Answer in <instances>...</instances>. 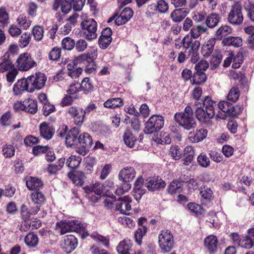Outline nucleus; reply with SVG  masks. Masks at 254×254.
<instances>
[{
	"label": "nucleus",
	"mask_w": 254,
	"mask_h": 254,
	"mask_svg": "<svg viewBox=\"0 0 254 254\" xmlns=\"http://www.w3.org/2000/svg\"><path fill=\"white\" fill-rule=\"evenodd\" d=\"M216 105V102L209 96H206L202 102L194 101L192 107L195 118L201 124L209 123L215 115Z\"/></svg>",
	"instance_id": "nucleus-1"
},
{
	"label": "nucleus",
	"mask_w": 254,
	"mask_h": 254,
	"mask_svg": "<svg viewBox=\"0 0 254 254\" xmlns=\"http://www.w3.org/2000/svg\"><path fill=\"white\" fill-rule=\"evenodd\" d=\"M182 45L185 51L179 53L177 58L178 62L183 63L186 59H190L191 63H196L199 60V42L197 40L193 41L189 36L187 35L182 40Z\"/></svg>",
	"instance_id": "nucleus-2"
},
{
	"label": "nucleus",
	"mask_w": 254,
	"mask_h": 254,
	"mask_svg": "<svg viewBox=\"0 0 254 254\" xmlns=\"http://www.w3.org/2000/svg\"><path fill=\"white\" fill-rule=\"evenodd\" d=\"M131 198L127 195L120 197L117 200L116 197L113 196L106 197L104 204L107 209L120 211L121 213L127 215L128 214L127 212L131 209Z\"/></svg>",
	"instance_id": "nucleus-3"
},
{
	"label": "nucleus",
	"mask_w": 254,
	"mask_h": 254,
	"mask_svg": "<svg viewBox=\"0 0 254 254\" xmlns=\"http://www.w3.org/2000/svg\"><path fill=\"white\" fill-rule=\"evenodd\" d=\"M233 103L229 101H220L217 105L218 109L223 113L218 111L216 114L217 118L225 120L227 116H237L239 115L243 110V107L239 105L234 106Z\"/></svg>",
	"instance_id": "nucleus-4"
},
{
	"label": "nucleus",
	"mask_w": 254,
	"mask_h": 254,
	"mask_svg": "<svg viewBox=\"0 0 254 254\" xmlns=\"http://www.w3.org/2000/svg\"><path fill=\"white\" fill-rule=\"evenodd\" d=\"M158 239L159 247L162 253H169L174 248V236L170 230H162L158 235Z\"/></svg>",
	"instance_id": "nucleus-5"
},
{
	"label": "nucleus",
	"mask_w": 254,
	"mask_h": 254,
	"mask_svg": "<svg viewBox=\"0 0 254 254\" xmlns=\"http://www.w3.org/2000/svg\"><path fill=\"white\" fill-rule=\"evenodd\" d=\"M80 27L86 39L92 41L97 38V23L94 19L83 20L80 23Z\"/></svg>",
	"instance_id": "nucleus-6"
},
{
	"label": "nucleus",
	"mask_w": 254,
	"mask_h": 254,
	"mask_svg": "<svg viewBox=\"0 0 254 254\" xmlns=\"http://www.w3.org/2000/svg\"><path fill=\"white\" fill-rule=\"evenodd\" d=\"M164 120L161 116L153 115L145 124L144 132L147 134L158 132L164 126Z\"/></svg>",
	"instance_id": "nucleus-7"
},
{
	"label": "nucleus",
	"mask_w": 254,
	"mask_h": 254,
	"mask_svg": "<svg viewBox=\"0 0 254 254\" xmlns=\"http://www.w3.org/2000/svg\"><path fill=\"white\" fill-rule=\"evenodd\" d=\"M242 5L240 2H237L232 6L228 14V22L235 26H239L243 22L244 16L242 12Z\"/></svg>",
	"instance_id": "nucleus-8"
},
{
	"label": "nucleus",
	"mask_w": 254,
	"mask_h": 254,
	"mask_svg": "<svg viewBox=\"0 0 254 254\" xmlns=\"http://www.w3.org/2000/svg\"><path fill=\"white\" fill-rule=\"evenodd\" d=\"M17 69L21 71H28L37 65L30 54L24 53L20 54L16 61Z\"/></svg>",
	"instance_id": "nucleus-9"
},
{
	"label": "nucleus",
	"mask_w": 254,
	"mask_h": 254,
	"mask_svg": "<svg viewBox=\"0 0 254 254\" xmlns=\"http://www.w3.org/2000/svg\"><path fill=\"white\" fill-rule=\"evenodd\" d=\"M27 80L30 87V93H33L35 90H40L44 87L47 77L44 73L38 72L29 76Z\"/></svg>",
	"instance_id": "nucleus-10"
},
{
	"label": "nucleus",
	"mask_w": 254,
	"mask_h": 254,
	"mask_svg": "<svg viewBox=\"0 0 254 254\" xmlns=\"http://www.w3.org/2000/svg\"><path fill=\"white\" fill-rule=\"evenodd\" d=\"M92 144L93 140L89 133L84 132L80 134L78 136L77 152L80 155H86Z\"/></svg>",
	"instance_id": "nucleus-11"
},
{
	"label": "nucleus",
	"mask_w": 254,
	"mask_h": 254,
	"mask_svg": "<svg viewBox=\"0 0 254 254\" xmlns=\"http://www.w3.org/2000/svg\"><path fill=\"white\" fill-rule=\"evenodd\" d=\"M174 118L180 126L186 130L194 128L196 126V122L193 116H174Z\"/></svg>",
	"instance_id": "nucleus-12"
},
{
	"label": "nucleus",
	"mask_w": 254,
	"mask_h": 254,
	"mask_svg": "<svg viewBox=\"0 0 254 254\" xmlns=\"http://www.w3.org/2000/svg\"><path fill=\"white\" fill-rule=\"evenodd\" d=\"M78 245L76 237L72 235H68L64 237V240L61 244L62 249L66 253L69 254L73 252Z\"/></svg>",
	"instance_id": "nucleus-13"
},
{
	"label": "nucleus",
	"mask_w": 254,
	"mask_h": 254,
	"mask_svg": "<svg viewBox=\"0 0 254 254\" xmlns=\"http://www.w3.org/2000/svg\"><path fill=\"white\" fill-rule=\"evenodd\" d=\"M147 221L144 217H140L138 219L137 224L139 227L134 233V238L138 245H141L143 237L146 234L148 228L144 223Z\"/></svg>",
	"instance_id": "nucleus-14"
},
{
	"label": "nucleus",
	"mask_w": 254,
	"mask_h": 254,
	"mask_svg": "<svg viewBox=\"0 0 254 254\" xmlns=\"http://www.w3.org/2000/svg\"><path fill=\"white\" fill-rule=\"evenodd\" d=\"M145 186L148 190L152 191L164 188L166 185L165 181L158 176L156 178H149L146 180Z\"/></svg>",
	"instance_id": "nucleus-15"
},
{
	"label": "nucleus",
	"mask_w": 254,
	"mask_h": 254,
	"mask_svg": "<svg viewBox=\"0 0 254 254\" xmlns=\"http://www.w3.org/2000/svg\"><path fill=\"white\" fill-rule=\"evenodd\" d=\"M79 129L74 127L67 132L65 137V144L67 147H72L78 145Z\"/></svg>",
	"instance_id": "nucleus-16"
},
{
	"label": "nucleus",
	"mask_w": 254,
	"mask_h": 254,
	"mask_svg": "<svg viewBox=\"0 0 254 254\" xmlns=\"http://www.w3.org/2000/svg\"><path fill=\"white\" fill-rule=\"evenodd\" d=\"M30 85L26 78L18 80L13 86V92L15 95H21L24 91L30 93Z\"/></svg>",
	"instance_id": "nucleus-17"
},
{
	"label": "nucleus",
	"mask_w": 254,
	"mask_h": 254,
	"mask_svg": "<svg viewBox=\"0 0 254 254\" xmlns=\"http://www.w3.org/2000/svg\"><path fill=\"white\" fill-rule=\"evenodd\" d=\"M135 176V171L131 167H126L122 169L119 174L120 180L124 183H129Z\"/></svg>",
	"instance_id": "nucleus-18"
},
{
	"label": "nucleus",
	"mask_w": 254,
	"mask_h": 254,
	"mask_svg": "<svg viewBox=\"0 0 254 254\" xmlns=\"http://www.w3.org/2000/svg\"><path fill=\"white\" fill-rule=\"evenodd\" d=\"M39 130L41 136L46 140L51 139L55 133V128L50 124L46 122H43L40 124Z\"/></svg>",
	"instance_id": "nucleus-19"
},
{
	"label": "nucleus",
	"mask_w": 254,
	"mask_h": 254,
	"mask_svg": "<svg viewBox=\"0 0 254 254\" xmlns=\"http://www.w3.org/2000/svg\"><path fill=\"white\" fill-rule=\"evenodd\" d=\"M81 108L75 106H71L67 109V112L73 119L74 123L77 126H81L84 121V116L81 112Z\"/></svg>",
	"instance_id": "nucleus-20"
},
{
	"label": "nucleus",
	"mask_w": 254,
	"mask_h": 254,
	"mask_svg": "<svg viewBox=\"0 0 254 254\" xmlns=\"http://www.w3.org/2000/svg\"><path fill=\"white\" fill-rule=\"evenodd\" d=\"M68 177L76 186H82L86 179L85 173L80 171H71L68 173Z\"/></svg>",
	"instance_id": "nucleus-21"
},
{
	"label": "nucleus",
	"mask_w": 254,
	"mask_h": 254,
	"mask_svg": "<svg viewBox=\"0 0 254 254\" xmlns=\"http://www.w3.org/2000/svg\"><path fill=\"white\" fill-rule=\"evenodd\" d=\"M185 181L182 177L172 181L168 187V192L171 194L181 192L183 190V183Z\"/></svg>",
	"instance_id": "nucleus-22"
},
{
	"label": "nucleus",
	"mask_w": 254,
	"mask_h": 254,
	"mask_svg": "<svg viewBox=\"0 0 254 254\" xmlns=\"http://www.w3.org/2000/svg\"><path fill=\"white\" fill-rule=\"evenodd\" d=\"M188 13L189 11L186 8H176L172 11L170 17L173 22L178 23L184 19Z\"/></svg>",
	"instance_id": "nucleus-23"
},
{
	"label": "nucleus",
	"mask_w": 254,
	"mask_h": 254,
	"mask_svg": "<svg viewBox=\"0 0 254 254\" xmlns=\"http://www.w3.org/2000/svg\"><path fill=\"white\" fill-rule=\"evenodd\" d=\"M1 62L0 63V72L1 73L9 71L14 68L12 59L9 58V56L4 54L1 58Z\"/></svg>",
	"instance_id": "nucleus-24"
},
{
	"label": "nucleus",
	"mask_w": 254,
	"mask_h": 254,
	"mask_svg": "<svg viewBox=\"0 0 254 254\" xmlns=\"http://www.w3.org/2000/svg\"><path fill=\"white\" fill-rule=\"evenodd\" d=\"M207 130L201 128L196 131L190 132L189 134V139L192 142L197 143L203 140L207 136Z\"/></svg>",
	"instance_id": "nucleus-25"
},
{
	"label": "nucleus",
	"mask_w": 254,
	"mask_h": 254,
	"mask_svg": "<svg viewBox=\"0 0 254 254\" xmlns=\"http://www.w3.org/2000/svg\"><path fill=\"white\" fill-rule=\"evenodd\" d=\"M218 240L216 236L210 235L204 239V245L210 253L216 252L217 250Z\"/></svg>",
	"instance_id": "nucleus-26"
},
{
	"label": "nucleus",
	"mask_w": 254,
	"mask_h": 254,
	"mask_svg": "<svg viewBox=\"0 0 254 254\" xmlns=\"http://www.w3.org/2000/svg\"><path fill=\"white\" fill-rule=\"evenodd\" d=\"M216 38H210L202 46L201 54L204 57H208L214 50Z\"/></svg>",
	"instance_id": "nucleus-27"
},
{
	"label": "nucleus",
	"mask_w": 254,
	"mask_h": 254,
	"mask_svg": "<svg viewBox=\"0 0 254 254\" xmlns=\"http://www.w3.org/2000/svg\"><path fill=\"white\" fill-rule=\"evenodd\" d=\"M26 184L29 190L35 191H38L43 186V183L41 179L32 177H30Z\"/></svg>",
	"instance_id": "nucleus-28"
},
{
	"label": "nucleus",
	"mask_w": 254,
	"mask_h": 254,
	"mask_svg": "<svg viewBox=\"0 0 254 254\" xmlns=\"http://www.w3.org/2000/svg\"><path fill=\"white\" fill-rule=\"evenodd\" d=\"M24 111L31 114H35L38 111L37 102L30 98L24 100Z\"/></svg>",
	"instance_id": "nucleus-29"
},
{
	"label": "nucleus",
	"mask_w": 254,
	"mask_h": 254,
	"mask_svg": "<svg viewBox=\"0 0 254 254\" xmlns=\"http://www.w3.org/2000/svg\"><path fill=\"white\" fill-rule=\"evenodd\" d=\"M65 163V158H61L56 164H50L48 165L47 171L50 175L56 174V173L61 170Z\"/></svg>",
	"instance_id": "nucleus-30"
},
{
	"label": "nucleus",
	"mask_w": 254,
	"mask_h": 254,
	"mask_svg": "<svg viewBox=\"0 0 254 254\" xmlns=\"http://www.w3.org/2000/svg\"><path fill=\"white\" fill-rule=\"evenodd\" d=\"M194 151L191 146H188L184 149V164L189 165L191 163L194 159Z\"/></svg>",
	"instance_id": "nucleus-31"
},
{
	"label": "nucleus",
	"mask_w": 254,
	"mask_h": 254,
	"mask_svg": "<svg viewBox=\"0 0 254 254\" xmlns=\"http://www.w3.org/2000/svg\"><path fill=\"white\" fill-rule=\"evenodd\" d=\"M24 242L29 248H34L39 244L38 236L33 232L29 233L25 237Z\"/></svg>",
	"instance_id": "nucleus-32"
},
{
	"label": "nucleus",
	"mask_w": 254,
	"mask_h": 254,
	"mask_svg": "<svg viewBox=\"0 0 254 254\" xmlns=\"http://www.w3.org/2000/svg\"><path fill=\"white\" fill-rule=\"evenodd\" d=\"M123 140L127 146L129 148L134 146L135 142L137 140L130 129H127L123 135Z\"/></svg>",
	"instance_id": "nucleus-33"
},
{
	"label": "nucleus",
	"mask_w": 254,
	"mask_h": 254,
	"mask_svg": "<svg viewBox=\"0 0 254 254\" xmlns=\"http://www.w3.org/2000/svg\"><path fill=\"white\" fill-rule=\"evenodd\" d=\"M222 43L225 46L239 47L242 45V39L239 37L229 36L224 38Z\"/></svg>",
	"instance_id": "nucleus-34"
},
{
	"label": "nucleus",
	"mask_w": 254,
	"mask_h": 254,
	"mask_svg": "<svg viewBox=\"0 0 254 254\" xmlns=\"http://www.w3.org/2000/svg\"><path fill=\"white\" fill-rule=\"evenodd\" d=\"M86 193L94 192L95 194L100 195L103 192L102 184L95 183L92 185L86 186L83 188Z\"/></svg>",
	"instance_id": "nucleus-35"
},
{
	"label": "nucleus",
	"mask_w": 254,
	"mask_h": 254,
	"mask_svg": "<svg viewBox=\"0 0 254 254\" xmlns=\"http://www.w3.org/2000/svg\"><path fill=\"white\" fill-rule=\"evenodd\" d=\"M220 19L221 17L219 14L211 13L207 17L205 23L208 28H213L218 25Z\"/></svg>",
	"instance_id": "nucleus-36"
},
{
	"label": "nucleus",
	"mask_w": 254,
	"mask_h": 254,
	"mask_svg": "<svg viewBox=\"0 0 254 254\" xmlns=\"http://www.w3.org/2000/svg\"><path fill=\"white\" fill-rule=\"evenodd\" d=\"M207 76L203 71H196L192 76L191 82L193 84H203L206 80Z\"/></svg>",
	"instance_id": "nucleus-37"
},
{
	"label": "nucleus",
	"mask_w": 254,
	"mask_h": 254,
	"mask_svg": "<svg viewBox=\"0 0 254 254\" xmlns=\"http://www.w3.org/2000/svg\"><path fill=\"white\" fill-rule=\"evenodd\" d=\"M222 60V55L220 52L214 53L210 58V68L211 70L217 68Z\"/></svg>",
	"instance_id": "nucleus-38"
},
{
	"label": "nucleus",
	"mask_w": 254,
	"mask_h": 254,
	"mask_svg": "<svg viewBox=\"0 0 254 254\" xmlns=\"http://www.w3.org/2000/svg\"><path fill=\"white\" fill-rule=\"evenodd\" d=\"M124 102L121 98H110L104 103V106L107 108L115 109L123 106Z\"/></svg>",
	"instance_id": "nucleus-39"
},
{
	"label": "nucleus",
	"mask_w": 254,
	"mask_h": 254,
	"mask_svg": "<svg viewBox=\"0 0 254 254\" xmlns=\"http://www.w3.org/2000/svg\"><path fill=\"white\" fill-rule=\"evenodd\" d=\"M243 6L247 17L251 21L254 23V3L250 1H245Z\"/></svg>",
	"instance_id": "nucleus-40"
},
{
	"label": "nucleus",
	"mask_w": 254,
	"mask_h": 254,
	"mask_svg": "<svg viewBox=\"0 0 254 254\" xmlns=\"http://www.w3.org/2000/svg\"><path fill=\"white\" fill-rule=\"evenodd\" d=\"M31 199L36 204L42 205L46 200L44 194L39 191H35L31 194Z\"/></svg>",
	"instance_id": "nucleus-41"
},
{
	"label": "nucleus",
	"mask_w": 254,
	"mask_h": 254,
	"mask_svg": "<svg viewBox=\"0 0 254 254\" xmlns=\"http://www.w3.org/2000/svg\"><path fill=\"white\" fill-rule=\"evenodd\" d=\"M81 159L80 157L71 156L67 160L66 164L68 167L71 168L73 171L76 169L80 164Z\"/></svg>",
	"instance_id": "nucleus-42"
},
{
	"label": "nucleus",
	"mask_w": 254,
	"mask_h": 254,
	"mask_svg": "<svg viewBox=\"0 0 254 254\" xmlns=\"http://www.w3.org/2000/svg\"><path fill=\"white\" fill-rule=\"evenodd\" d=\"M94 87L92 82L88 77H85L82 80L79 88L85 93H88L93 90Z\"/></svg>",
	"instance_id": "nucleus-43"
},
{
	"label": "nucleus",
	"mask_w": 254,
	"mask_h": 254,
	"mask_svg": "<svg viewBox=\"0 0 254 254\" xmlns=\"http://www.w3.org/2000/svg\"><path fill=\"white\" fill-rule=\"evenodd\" d=\"M96 164V160L92 156H87L85 160V170L87 174H91L93 171V167Z\"/></svg>",
	"instance_id": "nucleus-44"
},
{
	"label": "nucleus",
	"mask_w": 254,
	"mask_h": 254,
	"mask_svg": "<svg viewBox=\"0 0 254 254\" xmlns=\"http://www.w3.org/2000/svg\"><path fill=\"white\" fill-rule=\"evenodd\" d=\"M232 32V29L228 25H222L216 31L215 36L217 39H221Z\"/></svg>",
	"instance_id": "nucleus-45"
},
{
	"label": "nucleus",
	"mask_w": 254,
	"mask_h": 254,
	"mask_svg": "<svg viewBox=\"0 0 254 254\" xmlns=\"http://www.w3.org/2000/svg\"><path fill=\"white\" fill-rule=\"evenodd\" d=\"M169 155L175 160H179L182 156V151L178 145L171 146L169 149Z\"/></svg>",
	"instance_id": "nucleus-46"
},
{
	"label": "nucleus",
	"mask_w": 254,
	"mask_h": 254,
	"mask_svg": "<svg viewBox=\"0 0 254 254\" xmlns=\"http://www.w3.org/2000/svg\"><path fill=\"white\" fill-rule=\"evenodd\" d=\"M240 96V91L237 87H234L232 88L227 96V100L235 103L239 99Z\"/></svg>",
	"instance_id": "nucleus-47"
},
{
	"label": "nucleus",
	"mask_w": 254,
	"mask_h": 254,
	"mask_svg": "<svg viewBox=\"0 0 254 254\" xmlns=\"http://www.w3.org/2000/svg\"><path fill=\"white\" fill-rule=\"evenodd\" d=\"M233 64L232 67L233 68H239L244 61V55L242 52H239L233 58Z\"/></svg>",
	"instance_id": "nucleus-48"
},
{
	"label": "nucleus",
	"mask_w": 254,
	"mask_h": 254,
	"mask_svg": "<svg viewBox=\"0 0 254 254\" xmlns=\"http://www.w3.org/2000/svg\"><path fill=\"white\" fill-rule=\"evenodd\" d=\"M200 194L203 198V201L205 202L210 201L213 198V191L209 188H205V187L202 189L200 191Z\"/></svg>",
	"instance_id": "nucleus-49"
},
{
	"label": "nucleus",
	"mask_w": 254,
	"mask_h": 254,
	"mask_svg": "<svg viewBox=\"0 0 254 254\" xmlns=\"http://www.w3.org/2000/svg\"><path fill=\"white\" fill-rule=\"evenodd\" d=\"M150 6H153L155 9L161 13H166L168 10V4L164 0H159L157 4H151Z\"/></svg>",
	"instance_id": "nucleus-50"
},
{
	"label": "nucleus",
	"mask_w": 254,
	"mask_h": 254,
	"mask_svg": "<svg viewBox=\"0 0 254 254\" xmlns=\"http://www.w3.org/2000/svg\"><path fill=\"white\" fill-rule=\"evenodd\" d=\"M187 207L190 211L195 213L197 216H203L204 210L199 205L195 203L190 202L188 204Z\"/></svg>",
	"instance_id": "nucleus-51"
},
{
	"label": "nucleus",
	"mask_w": 254,
	"mask_h": 254,
	"mask_svg": "<svg viewBox=\"0 0 254 254\" xmlns=\"http://www.w3.org/2000/svg\"><path fill=\"white\" fill-rule=\"evenodd\" d=\"M70 232H77L84 228V225L75 220H67Z\"/></svg>",
	"instance_id": "nucleus-52"
},
{
	"label": "nucleus",
	"mask_w": 254,
	"mask_h": 254,
	"mask_svg": "<svg viewBox=\"0 0 254 254\" xmlns=\"http://www.w3.org/2000/svg\"><path fill=\"white\" fill-rule=\"evenodd\" d=\"M62 45L64 49L70 51L74 47L75 42L72 38L67 37L63 39Z\"/></svg>",
	"instance_id": "nucleus-53"
},
{
	"label": "nucleus",
	"mask_w": 254,
	"mask_h": 254,
	"mask_svg": "<svg viewBox=\"0 0 254 254\" xmlns=\"http://www.w3.org/2000/svg\"><path fill=\"white\" fill-rule=\"evenodd\" d=\"M117 251L119 254H126L131 250L130 247L126 241H122L116 248Z\"/></svg>",
	"instance_id": "nucleus-54"
},
{
	"label": "nucleus",
	"mask_w": 254,
	"mask_h": 254,
	"mask_svg": "<svg viewBox=\"0 0 254 254\" xmlns=\"http://www.w3.org/2000/svg\"><path fill=\"white\" fill-rule=\"evenodd\" d=\"M198 164L203 168H207L210 166V160L209 158L204 153H201L197 158Z\"/></svg>",
	"instance_id": "nucleus-55"
},
{
	"label": "nucleus",
	"mask_w": 254,
	"mask_h": 254,
	"mask_svg": "<svg viewBox=\"0 0 254 254\" xmlns=\"http://www.w3.org/2000/svg\"><path fill=\"white\" fill-rule=\"evenodd\" d=\"M239 246L247 249H251L254 247V239H253L250 236H247L243 240H241Z\"/></svg>",
	"instance_id": "nucleus-56"
},
{
	"label": "nucleus",
	"mask_w": 254,
	"mask_h": 254,
	"mask_svg": "<svg viewBox=\"0 0 254 254\" xmlns=\"http://www.w3.org/2000/svg\"><path fill=\"white\" fill-rule=\"evenodd\" d=\"M32 33L34 39L37 41H40L43 37L44 29L42 26H36L32 29Z\"/></svg>",
	"instance_id": "nucleus-57"
},
{
	"label": "nucleus",
	"mask_w": 254,
	"mask_h": 254,
	"mask_svg": "<svg viewBox=\"0 0 254 254\" xmlns=\"http://www.w3.org/2000/svg\"><path fill=\"white\" fill-rule=\"evenodd\" d=\"M67 225H68L67 220H62L56 223L57 227L60 229L61 235H64L67 232H70L69 230L70 228Z\"/></svg>",
	"instance_id": "nucleus-58"
},
{
	"label": "nucleus",
	"mask_w": 254,
	"mask_h": 254,
	"mask_svg": "<svg viewBox=\"0 0 254 254\" xmlns=\"http://www.w3.org/2000/svg\"><path fill=\"white\" fill-rule=\"evenodd\" d=\"M131 185L130 183H124L121 186L117 187L115 190V193L118 195H120L127 191L131 188Z\"/></svg>",
	"instance_id": "nucleus-59"
},
{
	"label": "nucleus",
	"mask_w": 254,
	"mask_h": 254,
	"mask_svg": "<svg viewBox=\"0 0 254 254\" xmlns=\"http://www.w3.org/2000/svg\"><path fill=\"white\" fill-rule=\"evenodd\" d=\"M8 14L4 8L0 9V26H5L8 24Z\"/></svg>",
	"instance_id": "nucleus-60"
},
{
	"label": "nucleus",
	"mask_w": 254,
	"mask_h": 254,
	"mask_svg": "<svg viewBox=\"0 0 254 254\" xmlns=\"http://www.w3.org/2000/svg\"><path fill=\"white\" fill-rule=\"evenodd\" d=\"M11 115L10 112H5L2 115L0 119V122L1 125L4 127L9 126L11 124Z\"/></svg>",
	"instance_id": "nucleus-61"
},
{
	"label": "nucleus",
	"mask_w": 254,
	"mask_h": 254,
	"mask_svg": "<svg viewBox=\"0 0 254 254\" xmlns=\"http://www.w3.org/2000/svg\"><path fill=\"white\" fill-rule=\"evenodd\" d=\"M55 110L56 108L55 106L53 104H51L49 102L43 104V114L44 116L47 117L50 114L55 112Z\"/></svg>",
	"instance_id": "nucleus-62"
},
{
	"label": "nucleus",
	"mask_w": 254,
	"mask_h": 254,
	"mask_svg": "<svg viewBox=\"0 0 254 254\" xmlns=\"http://www.w3.org/2000/svg\"><path fill=\"white\" fill-rule=\"evenodd\" d=\"M31 214V212L29 210L27 206L23 204L20 208V215L22 220L24 221L29 220Z\"/></svg>",
	"instance_id": "nucleus-63"
},
{
	"label": "nucleus",
	"mask_w": 254,
	"mask_h": 254,
	"mask_svg": "<svg viewBox=\"0 0 254 254\" xmlns=\"http://www.w3.org/2000/svg\"><path fill=\"white\" fill-rule=\"evenodd\" d=\"M85 67V71L88 74H92L95 73L96 71L97 64L93 61V58L91 60V61L87 62Z\"/></svg>",
	"instance_id": "nucleus-64"
}]
</instances>
